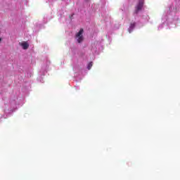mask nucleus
<instances>
[{
	"mask_svg": "<svg viewBox=\"0 0 180 180\" xmlns=\"http://www.w3.org/2000/svg\"><path fill=\"white\" fill-rule=\"evenodd\" d=\"M0 41H2V38L0 37Z\"/></svg>",
	"mask_w": 180,
	"mask_h": 180,
	"instance_id": "423d86ee",
	"label": "nucleus"
},
{
	"mask_svg": "<svg viewBox=\"0 0 180 180\" xmlns=\"http://www.w3.org/2000/svg\"><path fill=\"white\" fill-rule=\"evenodd\" d=\"M144 6V0H139L138 4L136 5L134 11V13L137 14Z\"/></svg>",
	"mask_w": 180,
	"mask_h": 180,
	"instance_id": "f03ea898",
	"label": "nucleus"
},
{
	"mask_svg": "<svg viewBox=\"0 0 180 180\" xmlns=\"http://www.w3.org/2000/svg\"><path fill=\"white\" fill-rule=\"evenodd\" d=\"M84 29L81 28L78 33L76 34V39L77 40V43H82L84 41Z\"/></svg>",
	"mask_w": 180,
	"mask_h": 180,
	"instance_id": "f257e3e1",
	"label": "nucleus"
},
{
	"mask_svg": "<svg viewBox=\"0 0 180 180\" xmlns=\"http://www.w3.org/2000/svg\"><path fill=\"white\" fill-rule=\"evenodd\" d=\"M92 62H90L87 66L88 70H91L92 68Z\"/></svg>",
	"mask_w": 180,
	"mask_h": 180,
	"instance_id": "39448f33",
	"label": "nucleus"
},
{
	"mask_svg": "<svg viewBox=\"0 0 180 180\" xmlns=\"http://www.w3.org/2000/svg\"><path fill=\"white\" fill-rule=\"evenodd\" d=\"M20 45L22 46L23 50H27L29 49V44H27L26 41L20 43Z\"/></svg>",
	"mask_w": 180,
	"mask_h": 180,
	"instance_id": "7ed1b4c3",
	"label": "nucleus"
},
{
	"mask_svg": "<svg viewBox=\"0 0 180 180\" xmlns=\"http://www.w3.org/2000/svg\"><path fill=\"white\" fill-rule=\"evenodd\" d=\"M85 1H89V0H85Z\"/></svg>",
	"mask_w": 180,
	"mask_h": 180,
	"instance_id": "6e6552de",
	"label": "nucleus"
},
{
	"mask_svg": "<svg viewBox=\"0 0 180 180\" xmlns=\"http://www.w3.org/2000/svg\"><path fill=\"white\" fill-rule=\"evenodd\" d=\"M129 33H131V31L129 30Z\"/></svg>",
	"mask_w": 180,
	"mask_h": 180,
	"instance_id": "0eeeda50",
	"label": "nucleus"
},
{
	"mask_svg": "<svg viewBox=\"0 0 180 180\" xmlns=\"http://www.w3.org/2000/svg\"><path fill=\"white\" fill-rule=\"evenodd\" d=\"M135 26H136V22L131 23L130 29L131 30L134 29Z\"/></svg>",
	"mask_w": 180,
	"mask_h": 180,
	"instance_id": "20e7f679",
	"label": "nucleus"
}]
</instances>
